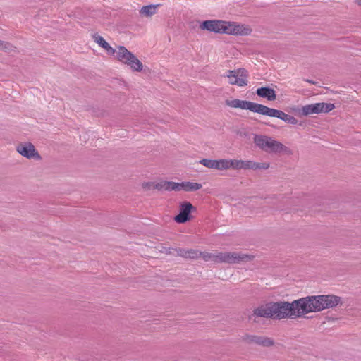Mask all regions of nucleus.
Listing matches in <instances>:
<instances>
[{"label":"nucleus","mask_w":361,"mask_h":361,"mask_svg":"<svg viewBox=\"0 0 361 361\" xmlns=\"http://www.w3.org/2000/svg\"><path fill=\"white\" fill-rule=\"evenodd\" d=\"M291 302L293 317L300 318L338 305L340 298L334 295H310Z\"/></svg>","instance_id":"nucleus-1"},{"label":"nucleus","mask_w":361,"mask_h":361,"mask_svg":"<svg viewBox=\"0 0 361 361\" xmlns=\"http://www.w3.org/2000/svg\"><path fill=\"white\" fill-rule=\"evenodd\" d=\"M200 28L216 34H226L228 35H249L252 32L251 27L245 24L223 20H207L202 21Z\"/></svg>","instance_id":"nucleus-2"},{"label":"nucleus","mask_w":361,"mask_h":361,"mask_svg":"<svg viewBox=\"0 0 361 361\" xmlns=\"http://www.w3.org/2000/svg\"><path fill=\"white\" fill-rule=\"evenodd\" d=\"M253 142L255 145L263 151L269 153H288L289 149L281 142L264 135H255Z\"/></svg>","instance_id":"nucleus-3"},{"label":"nucleus","mask_w":361,"mask_h":361,"mask_svg":"<svg viewBox=\"0 0 361 361\" xmlns=\"http://www.w3.org/2000/svg\"><path fill=\"white\" fill-rule=\"evenodd\" d=\"M114 59L134 72H141L143 70L144 66L140 60L124 46H118Z\"/></svg>","instance_id":"nucleus-4"},{"label":"nucleus","mask_w":361,"mask_h":361,"mask_svg":"<svg viewBox=\"0 0 361 361\" xmlns=\"http://www.w3.org/2000/svg\"><path fill=\"white\" fill-rule=\"evenodd\" d=\"M226 105L231 109L248 110L252 113L263 115L265 106L248 100L230 99L225 101Z\"/></svg>","instance_id":"nucleus-5"},{"label":"nucleus","mask_w":361,"mask_h":361,"mask_svg":"<svg viewBox=\"0 0 361 361\" xmlns=\"http://www.w3.org/2000/svg\"><path fill=\"white\" fill-rule=\"evenodd\" d=\"M335 106L332 103L318 102L302 106L299 109V115L308 116L312 114H326L332 111Z\"/></svg>","instance_id":"nucleus-6"},{"label":"nucleus","mask_w":361,"mask_h":361,"mask_svg":"<svg viewBox=\"0 0 361 361\" xmlns=\"http://www.w3.org/2000/svg\"><path fill=\"white\" fill-rule=\"evenodd\" d=\"M273 304V319H281L285 318H294L292 310V302H277Z\"/></svg>","instance_id":"nucleus-7"},{"label":"nucleus","mask_w":361,"mask_h":361,"mask_svg":"<svg viewBox=\"0 0 361 361\" xmlns=\"http://www.w3.org/2000/svg\"><path fill=\"white\" fill-rule=\"evenodd\" d=\"M195 211V207L190 202H180L178 206V214L174 217V220L178 224H184L192 219V213Z\"/></svg>","instance_id":"nucleus-8"},{"label":"nucleus","mask_w":361,"mask_h":361,"mask_svg":"<svg viewBox=\"0 0 361 361\" xmlns=\"http://www.w3.org/2000/svg\"><path fill=\"white\" fill-rule=\"evenodd\" d=\"M247 72L245 69L228 71L226 73L228 82L239 87L247 85Z\"/></svg>","instance_id":"nucleus-9"},{"label":"nucleus","mask_w":361,"mask_h":361,"mask_svg":"<svg viewBox=\"0 0 361 361\" xmlns=\"http://www.w3.org/2000/svg\"><path fill=\"white\" fill-rule=\"evenodd\" d=\"M263 115L278 118L288 124L295 125L298 123V120L293 116L289 115L281 110L269 108L267 106H265Z\"/></svg>","instance_id":"nucleus-10"},{"label":"nucleus","mask_w":361,"mask_h":361,"mask_svg":"<svg viewBox=\"0 0 361 361\" xmlns=\"http://www.w3.org/2000/svg\"><path fill=\"white\" fill-rule=\"evenodd\" d=\"M17 152L23 157L29 159H40V155L35 146L30 142H22L17 145Z\"/></svg>","instance_id":"nucleus-11"},{"label":"nucleus","mask_w":361,"mask_h":361,"mask_svg":"<svg viewBox=\"0 0 361 361\" xmlns=\"http://www.w3.org/2000/svg\"><path fill=\"white\" fill-rule=\"evenodd\" d=\"M243 160L234 159H217V170L243 169Z\"/></svg>","instance_id":"nucleus-12"},{"label":"nucleus","mask_w":361,"mask_h":361,"mask_svg":"<svg viewBox=\"0 0 361 361\" xmlns=\"http://www.w3.org/2000/svg\"><path fill=\"white\" fill-rule=\"evenodd\" d=\"M250 258L247 255L238 252H221L216 255V260L226 263H236Z\"/></svg>","instance_id":"nucleus-13"},{"label":"nucleus","mask_w":361,"mask_h":361,"mask_svg":"<svg viewBox=\"0 0 361 361\" xmlns=\"http://www.w3.org/2000/svg\"><path fill=\"white\" fill-rule=\"evenodd\" d=\"M243 339L247 343L257 344L264 347H269L274 344L271 338L262 336L246 335Z\"/></svg>","instance_id":"nucleus-14"},{"label":"nucleus","mask_w":361,"mask_h":361,"mask_svg":"<svg viewBox=\"0 0 361 361\" xmlns=\"http://www.w3.org/2000/svg\"><path fill=\"white\" fill-rule=\"evenodd\" d=\"M93 39L105 51L107 55L115 57L118 51V46L116 48H113L102 36L98 35H94Z\"/></svg>","instance_id":"nucleus-15"},{"label":"nucleus","mask_w":361,"mask_h":361,"mask_svg":"<svg viewBox=\"0 0 361 361\" xmlns=\"http://www.w3.org/2000/svg\"><path fill=\"white\" fill-rule=\"evenodd\" d=\"M254 315L260 317L273 318L272 302L261 305L253 311Z\"/></svg>","instance_id":"nucleus-16"},{"label":"nucleus","mask_w":361,"mask_h":361,"mask_svg":"<svg viewBox=\"0 0 361 361\" xmlns=\"http://www.w3.org/2000/svg\"><path fill=\"white\" fill-rule=\"evenodd\" d=\"M257 94L269 101H274L276 99V92L270 87H260L256 91Z\"/></svg>","instance_id":"nucleus-17"},{"label":"nucleus","mask_w":361,"mask_h":361,"mask_svg":"<svg viewBox=\"0 0 361 361\" xmlns=\"http://www.w3.org/2000/svg\"><path fill=\"white\" fill-rule=\"evenodd\" d=\"M270 166L269 163H256L250 160H243V169H267Z\"/></svg>","instance_id":"nucleus-18"},{"label":"nucleus","mask_w":361,"mask_h":361,"mask_svg":"<svg viewBox=\"0 0 361 361\" xmlns=\"http://www.w3.org/2000/svg\"><path fill=\"white\" fill-rule=\"evenodd\" d=\"M160 4H149L144 6L140 9L139 13L143 17H152L157 13V10Z\"/></svg>","instance_id":"nucleus-19"},{"label":"nucleus","mask_w":361,"mask_h":361,"mask_svg":"<svg viewBox=\"0 0 361 361\" xmlns=\"http://www.w3.org/2000/svg\"><path fill=\"white\" fill-rule=\"evenodd\" d=\"M202 188V185L195 182H181V190L185 192L197 191Z\"/></svg>","instance_id":"nucleus-20"},{"label":"nucleus","mask_w":361,"mask_h":361,"mask_svg":"<svg viewBox=\"0 0 361 361\" xmlns=\"http://www.w3.org/2000/svg\"><path fill=\"white\" fill-rule=\"evenodd\" d=\"M200 164L208 169L217 170V159H202Z\"/></svg>","instance_id":"nucleus-21"},{"label":"nucleus","mask_w":361,"mask_h":361,"mask_svg":"<svg viewBox=\"0 0 361 361\" xmlns=\"http://www.w3.org/2000/svg\"><path fill=\"white\" fill-rule=\"evenodd\" d=\"M141 187L145 190H155V180L144 181L141 183Z\"/></svg>","instance_id":"nucleus-22"},{"label":"nucleus","mask_w":361,"mask_h":361,"mask_svg":"<svg viewBox=\"0 0 361 361\" xmlns=\"http://www.w3.org/2000/svg\"><path fill=\"white\" fill-rule=\"evenodd\" d=\"M181 191V183L169 181V191Z\"/></svg>","instance_id":"nucleus-23"},{"label":"nucleus","mask_w":361,"mask_h":361,"mask_svg":"<svg viewBox=\"0 0 361 361\" xmlns=\"http://www.w3.org/2000/svg\"><path fill=\"white\" fill-rule=\"evenodd\" d=\"M164 180H155V190H164Z\"/></svg>","instance_id":"nucleus-24"},{"label":"nucleus","mask_w":361,"mask_h":361,"mask_svg":"<svg viewBox=\"0 0 361 361\" xmlns=\"http://www.w3.org/2000/svg\"><path fill=\"white\" fill-rule=\"evenodd\" d=\"M11 46L4 41L0 40V50L8 51L11 49Z\"/></svg>","instance_id":"nucleus-25"},{"label":"nucleus","mask_w":361,"mask_h":361,"mask_svg":"<svg viewBox=\"0 0 361 361\" xmlns=\"http://www.w3.org/2000/svg\"><path fill=\"white\" fill-rule=\"evenodd\" d=\"M164 190L169 191V181L164 180Z\"/></svg>","instance_id":"nucleus-26"},{"label":"nucleus","mask_w":361,"mask_h":361,"mask_svg":"<svg viewBox=\"0 0 361 361\" xmlns=\"http://www.w3.org/2000/svg\"><path fill=\"white\" fill-rule=\"evenodd\" d=\"M357 4L358 6H361V0H357Z\"/></svg>","instance_id":"nucleus-27"}]
</instances>
